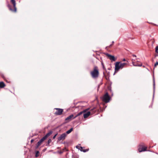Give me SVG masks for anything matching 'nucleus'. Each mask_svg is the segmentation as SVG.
I'll use <instances>...</instances> for the list:
<instances>
[{"instance_id": "obj_7", "label": "nucleus", "mask_w": 158, "mask_h": 158, "mask_svg": "<svg viewBox=\"0 0 158 158\" xmlns=\"http://www.w3.org/2000/svg\"><path fill=\"white\" fill-rule=\"evenodd\" d=\"M67 136V134L66 133H64L61 134L60 137L58 138V141H60L61 140H64L66 137Z\"/></svg>"}, {"instance_id": "obj_10", "label": "nucleus", "mask_w": 158, "mask_h": 158, "mask_svg": "<svg viewBox=\"0 0 158 158\" xmlns=\"http://www.w3.org/2000/svg\"><path fill=\"white\" fill-rule=\"evenodd\" d=\"M74 117H73V115L72 114L68 116L67 118H65V120L66 121H70L72 119H73V118Z\"/></svg>"}, {"instance_id": "obj_6", "label": "nucleus", "mask_w": 158, "mask_h": 158, "mask_svg": "<svg viewBox=\"0 0 158 158\" xmlns=\"http://www.w3.org/2000/svg\"><path fill=\"white\" fill-rule=\"evenodd\" d=\"M55 109L57 110L55 112V114L56 115H61L63 111V110L62 109L56 108Z\"/></svg>"}, {"instance_id": "obj_5", "label": "nucleus", "mask_w": 158, "mask_h": 158, "mask_svg": "<svg viewBox=\"0 0 158 158\" xmlns=\"http://www.w3.org/2000/svg\"><path fill=\"white\" fill-rule=\"evenodd\" d=\"M107 56L110 59L111 61H114L116 60V58H115L114 56L111 55L108 53L106 54Z\"/></svg>"}, {"instance_id": "obj_2", "label": "nucleus", "mask_w": 158, "mask_h": 158, "mask_svg": "<svg viewBox=\"0 0 158 158\" xmlns=\"http://www.w3.org/2000/svg\"><path fill=\"white\" fill-rule=\"evenodd\" d=\"M90 74L92 77L94 78H96L98 77L99 71L97 66H95L94 67L93 70L90 72Z\"/></svg>"}, {"instance_id": "obj_17", "label": "nucleus", "mask_w": 158, "mask_h": 158, "mask_svg": "<svg viewBox=\"0 0 158 158\" xmlns=\"http://www.w3.org/2000/svg\"><path fill=\"white\" fill-rule=\"evenodd\" d=\"M46 139V138L44 137V136L39 141L42 143Z\"/></svg>"}, {"instance_id": "obj_22", "label": "nucleus", "mask_w": 158, "mask_h": 158, "mask_svg": "<svg viewBox=\"0 0 158 158\" xmlns=\"http://www.w3.org/2000/svg\"><path fill=\"white\" fill-rule=\"evenodd\" d=\"M156 52L157 53H158V46H157L156 48Z\"/></svg>"}, {"instance_id": "obj_9", "label": "nucleus", "mask_w": 158, "mask_h": 158, "mask_svg": "<svg viewBox=\"0 0 158 158\" xmlns=\"http://www.w3.org/2000/svg\"><path fill=\"white\" fill-rule=\"evenodd\" d=\"M147 147L145 146H142L141 148L139 147L138 148V151L139 152H144L146 151Z\"/></svg>"}, {"instance_id": "obj_31", "label": "nucleus", "mask_w": 158, "mask_h": 158, "mask_svg": "<svg viewBox=\"0 0 158 158\" xmlns=\"http://www.w3.org/2000/svg\"><path fill=\"white\" fill-rule=\"evenodd\" d=\"M138 62H139L138 61H137L136 62L137 63Z\"/></svg>"}, {"instance_id": "obj_24", "label": "nucleus", "mask_w": 158, "mask_h": 158, "mask_svg": "<svg viewBox=\"0 0 158 158\" xmlns=\"http://www.w3.org/2000/svg\"><path fill=\"white\" fill-rule=\"evenodd\" d=\"M158 65V62H156L154 65V66L156 67L157 65Z\"/></svg>"}, {"instance_id": "obj_21", "label": "nucleus", "mask_w": 158, "mask_h": 158, "mask_svg": "<svg viewBox=\"0 0 158 158\" xmlns=\"http://www.w3.org/2000/svg\"><path fill=\"white\" fill-rule=\"evenodd\" d=\"M51 142V139H49L48 141V145H49V143Z\"/></svg>"}, {"instance_id": "obj_8", "label": "nucleus", "mask_w": 158, "mask_h": 158, "mask_svg": "<svg viewBox=\"0 0 158 158\" xmlns=\"http://www.w3.org/2000/svg\"><path fill=\"white\" fill-rule=\"evenodd\" d=\"M133 60H135V59H132V63L134 66H139V67L142 66V63H140L139 64H138V63H137L136 62H135L134 61H133Z\"/></svg>"}, {"instance_id": "obj_16", "label": "nucleus", "mask_w": 158, "mask_h": 158, "mask_svg": "<svg viewBox=\"0 0 158 158\" xmlns=\"http://www.w3.org/2000/svg\"><path fill=\"white\" fill-rule=\"evenodd\" d=\"M73 128H72L70 129L69 130L67 131L66 132V134H68L70 133L73 131Z\"/></svg>"}, {"instance_id": "obj_1", "label": "nucleus", "mask_w": 158, "mask_h": 158, "mask_svg": "<svg viewBox=\"0 0 158 158\" xmlns=\"http://www.w3.org/2000/svg\"><path fill=\"white\" fill-rule=\"evenodd\" d=\"M127 64L125 63H122L120 62H117L115 64V71L118 72L120 69H122Z\"/></svg>"}, {"instance_id": "obj_29", "label": "nucleus", "mask_w": 158, "mask_h": 158, "mask_svg": "<svg viewBox=\"0 0 158 158\" xmlns=\"http://www.w3.org/2000/svg\"><path fill=\"white\" fill-rule=\"evenodd\" d=\"M111 46H112V44H110V47H111Z\"/></svg>"}, {"instance_id": "obj_11", "label": "nucleus", "mask_w": 158, "mask_h": 158, "mask_svg": "<svg viewBox=\"0 0 158 158\" xmlns=\"http://www.w3.org/2000/svg\"><path fill=\"white\" fill-rule=\"evenodd\" d=\"M90 112L89 111H88L85 113H85H84V118H87L90 115Z\"/></svg>"}, {"instance_id": "obj_30", "label": "nucleus", "mask_w": 158, "mask_h": 158, "mask_svg": "<svg viewBox=\"0 0 158 158\" xmlns=\"http://www.w3.org/2000/svg\"><path fill=\"white\" fill-rule=\"evenodd\" d=\"M112 44H113V43H114V42L113 41H112Z\"/></svg>"}, {"instance_id": "obj_20", "label": "nucleus", "mask_w": 158, "mask_h": 158, "mask_svg": "<svg viewBox=\"0 0 158 158\" xmlns=\"http://www.w3.org/2000/svg\"><path fill=\"white\" fill-rule=\"evenodd\" d=\"M39 153V152L38 151H37L36 152L35 156L36 157H37L38 156H39L38 154Z\"/></svg>"}, {"instance_id": "obj_28", "label": "nucleus", "mask_w": 158, "mask_h": 158, "mask_svg": "<svg viewBox=\"0 0 158 158\" xmlns=\"http://www.w3.org/2000/svg\"><path fill=\"white\" fill-rule=\"evenodd\" d=\"M33 141V140L32 139V140H31V142H32Z\"/></svg>"}, {"instance_id": "obj_19", "label": "nucleus", "mask_w": 158, "mask_h": 158, "mask_svg": "<svg viewBox=\"0 0 158 158\" xmlns=\"http://www.w3.org/2000/svg\"><path fill=\"white\" fill-rule=\"evenodd\" d=\"M155 82L154 79H153V89H154V93L155 91Z\"/></svg>"}, {"instance_id": "obj_3", "label": "nucleus", "mask_w": 158, "mask_h": 158, "mask_svg": "<svg viewBox=\"0 0 158 158\" xmlns=\"http://www.w3.org/2000/svg\"><path fill=\"white\" fill-rule=\"evenodd\" d=\"M110 98L109 95L107 92H106L102 97V101L106 103H108L109 102Z\"/></svg>"}, {"instance_id": "obj_14", "label": "nucleus", "mask_w": 158, "mask_h": 158, "mask_svg": "<svg viewBox=\"0 0 158 158\" xmlns=\"http://www.w3.org/2000/svg\"><path fill=\"white\" fill-rule=\"evenodd\" d=\"M79 149L81 151L83 152H85L88 151V149H83V148L81 147H80L79 148Z\"/></svg>"}, {"instance_id": "obj_4", "label": "nucleus", "mask_w": 158, "mask_h": 158, "mask_svg": "<svg viewBox=\"0 0 158 158\" xmlns=\"http://www.w3.org/2000/svg\"><path fill=\"white\" fill-rule=\"evenodd\" d=\"M11 2L13 5L14 9L11 8L12 6L10 5H8V7L10 10L15 12L16 11L15 1V0H11Z\"/></svg>"}, {"instance_id": "obj_15", "label": "nucleus", "mask_w": 158, "mask_h": 158, "mask_svg": "<svg viewBox=\"0 0 158 158\" xmlns=\"http://www.w3.org/2000/svg\"><path fill=\"white\" fill-rule=\"evenodd\" d=\"M5 85L4 84V83L2 82H0V88H3L5 86Z\"/></svg>"}, {"instance_id": "obj_12", "label": "nucleus", "mask_w": 158, "mask_h": 158, "mask_svg": "<svg viewBox=\"0 0 158 158\" xmlns=\"http://www.w3.org/2000/svg\"><path fill=\"white\" fill-rule=\"evenodd\" d=\"M86 112V111L85 110H83V111H81V112H80L79 113L77 114L73 118V119H75V118H76L77 117V116L80 115L81 114H82L83 113H85V112Z\"/></svg>"}, {"instance_id": "obj_25", "label": "nucleus", "mask_w": 158, "mask_h": 158, "mask_svg": "<svg viewBox=\"0 0 158 158\" xmlns=\"http://www.w3.org/2000/svg\"><path fill=\"white\" fill-rule=\"evenodd\" d=\"M80 146H76V148H77V149H79V148H80Z\"/></svg>"}, {"instance_id": "obj_13", "label": "nucleus", "mask_w": 158, "mask_h": 158, "mask_svg": "<svg viewBox=\"0 0 158 158\" xmlns=\"http://www.w3.org/2000/svg\"><path fill=\"white\" fill-rule=\"evenodd\" d=\"M52 133V131H50L47 133L44 136V137L46 139L48 137L50 136Z\"/></svg>"}, {"instance_id": "obj_23", "label": "nucleus", "mask_w": 158, "mask_h": 158, "mask_svg": "<svg viewBox=\"0 0 158 158\" xmlns=\"http://www.w3.org/2000/svg\"><path fill=\"white\" fill-rule=\"evenodd\" d=\"M58 134L57 133H56V134L53 137V139H55L56 137V135H57Z\"/></svg>"}, {"instance_id": "obj_27", "label": "nucleus", "mask_w": 158, "mask_h": 158, "mask_svg": "<svg viewBox=\"0 0 158 158\" xmlns=\"http://www.w3.org/2000/svg\"><path fill=\"white\" fill-rule=\"evenodd\" d=\"M126 59H125V58L123 59V61H126Z\"/></svg>"}, {"instance_id": "obj_18", "label": "nucleus", "mask_w": 158, "mask_h": 158, "mask_svg": "<svg viewBox=\"0 0 158 158\" xmlns=\"http://www.w3.org/2000/svg\"><path fill=\"white\" fill-rule=\"evenodd\" d=\"M41 144V143L39 141L38 142L37 144H36V148H37L40 145V144Z\"/></svg>"}, {"instance_id": "obj_26", "label": "nucleus", "mask_w": 158, "mask_h": 158, "mask_svg": "<svg viewBox=\"0 0 158 158\" xmlns=\"http://www.w3.org/2000/svg\"><path fill=\"white\" fill-rule=\"evenodd\" d=\"M132 56H133V57H136V56L135 55H132Z\"/></svg>"}]
</instances>
